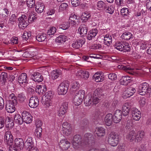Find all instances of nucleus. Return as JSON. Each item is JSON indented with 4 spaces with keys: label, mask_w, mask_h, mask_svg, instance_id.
<instances>
[{
    "label": "nucleus",
    "mask_w": 151,
    "mask_h": 151,
    "mask_svg": "<svg viewBox=\"0 0 151 151\" xmlns=\"http://www.w3.org/2000/svg\"><path fill=\"white\" fill-rule=\"evenodd\" d=\"M130 109V106L128 103H125L122 108L123 115L124 116L128 115Z\"/></svg>",
    "instance_id": "nucleus-26"
},
{
    "label": "nucleus",
    "mask_w": 151,
    "mask_h": 151,
    "mask_svg": "<svg viewBox=\"0 0 151 151\" xmlns=\"http://www.w3.org/2000/svg\"><path fill=\"white\" fill-rule=\"evenodd\" d=\"M22 115L23 122L27 124H29L32 122V117L29 112L26 111H24L22 113Z\"/></svg>",
    "instance_id": "nucleus-12"
},
{
    "label": "nucleus",
    "mask_w": 151,
    "mask_h": 151,
    "mask_svg": "<svg viewBox=\"0 0 151 151\" xmlns=\"http://www.w3.org/2000/svg\"><path fill=\"white\" fill-rule=\"evenodd\" d=\"M22 37L23 40L26 41H27L29 39H30L31 37V32L24 31L22 36Z\"/></svg>",
    "instance_id": "nucleus-48"
},
{
    "label": "nucleus",
    "mask_w": 151,
    "mask_h": 151,
    "mask_svg": "<svg viewBox=\"0 0 151 151\" xmlns=\"http://www.w3.org/2000/svg\"><path fill=\"white\" fill-rule=\"evenodd\" d=\"M17 96L18 100L21 102H23L26 99L24 95L22 93L18 94Z\"/></svg>",
    "instance_id": "nucleus-54"
},
{
    "label": "nucleus",
    "mask_w": 151,
    "mask_h": 151,
    "mask_svg": "<svg viewBox=\"0 0 151 151\" xmlns=\"http://www.w3.org/2000/svg\"><path fill=\"white\" fill-rule=\"evenodd\" d=\"M37 19V17L34 14H32L29 15V18L27 19L29 24V23H32Z\"/></svg>",
    "instance_id": "nucleus-58"
},
{
    "label": "nucleus",
    "mask_w": 151,
    "mask_h": 151,
    "mask_svg": "<svg viewBox=\"0 0 151 151\" xmlns=\"http://www.w3.org/2000/svg\"><path fill=\"white\" fill-rule=\"evenodd\" d=\"M133 127L132 122L131 120L127 121L125 128L129 130L132 129Z\"/></svg>",
    "instance_id": "nucleus-52"
},
{
    "label": "nucleus",
    "mask_w": 151,
    "mask_h": 151,
    "mask_svg": "<svg viewBox=\"0 0 151 151\" xmlns=\"http://www.w3.org/2000/svg\"><path fill=\"white\" fill-rule=\"evenodd\" d=\"M150 89L151 88H149V85L147 83L145 82L140 84L138 91L140 95H144L146 93H149L150 91Z\"/></svg>",
    "instance_id": "nucleus-10"
},
{
    "label": "nucleus",
    "mask_w": 151,
    "mask_h": 151,
    "mask_svg": "<svg viewBox=\"0 0 151 151\" xmlns=\"http://www.w3.org/2000/svg\"><path fill=\"white\" fill-rule=\"evenodd\" d=\"M135 92V88L130 87L126 90L124 94L127 97H129L132 96Z\"/></svg>",
    "instance_id": "nucleus-32"
},
{
    "label": "nucleus",
    "mask_w": 151,
    "mask_h": 151,
    "mask_svg": "<svg viewBox=\"0 0 151 151\" xmlns=\"http://www.w3.org/2000/svg\"><path fill=\"white\" fill-rule=\"evenodd\" d=\"M93 78L96 82H102L104 80L103 75L101 72L96 73L93 76Z\"/></svg>",
    "instance_id": "nucleus-20"
},
{
    "label": "nucleus",
    "mask_w": 151,
    "mask_h": 151,
    "mask_svg": "<svg viewBox=\"0 0 151 151\" xmlns=\"http://www.w3.org/2000/svg\"><path fill=\"white\" fill-rule=\"evenodd\" d=\"M119 140L118 134L115 132H111L109 136L108 142L111 146L113 147H115L118 144Z\"/></svg>",
    "instance_id": "nucleus-5"
},
{
    "label": "nucleus",
    "mask_w": 151,
    "mask_h": 151,
    "mask_svg": "<svg viewBox=\"0 0 151 151\" xmlns=\"http://www.w3.org/2000/svg\"><path fill=\"white\" fill-rule=\"evenodd\" d=\"M17 18L15 15L14 14L12 15L9 19V23L12 24H14L16 23Z\"/></svg>",
    "instance_id": "nucleus-53"
},
{
    "label": "nucleus",
    "mask_w": 151,
    "mask_h": 151,
    "mask_svg": "<svg viewBox=\"0 0 151 151\" xmlns=\"http://www.w3.org/2000/svg\"><path fill=\"white\" fill-rule=\"evenodd\" d=\"M99 98L97 96H91V94H88L84 99V103L87 106H90L92 104H96L99 102L100 100Z\"/></svg>",
    "instance_id": "nucleus-4"
},
{
    "label": "nucleus",
    "mask_w": 151,
    "mask_h": 151,
    "mask_svg": "<svg viewBox=\"0 0 151 151\" xmlns=\"http://www.w3.org/2000/svg\"><path fill=\"white\" fill-rule=\"evenodd\" d=\"M104 43L107 46H109L112 43V37L109 34L105 35L104 37Z\"/></svg>",
    "instance_id": "nucleus-24"
},
{
    "label": "nucleus",
    "mask_w": 151,
    "mask_h": 151,
    "mask_svg": "<svg viewBox=\"0 0 151 151\" xmlns=\"http://www.w3.org/2000/svg\"><path fill=\"white\" fill-rule=\"evenodd\" d=\"M35 1L34 0H27L26 5L27 6L32 8L34 6Z\"/></svg>",
    "instance_id": "nucleus-62"
},
{
    "label": "nucleus",
    "mask_w": 151,
    "mask_h": 151,
    "mask_svg": "<svg viewBox=\"0 0 151 151\" xmlns=\"http://www.w3.org/2000/svg\"><path fill=\"white\" fill-rule=\"evenodd\" d=\"M114 47L118 50L124 52L129 51L130 50L129 44L127 42H116L115 44Z\"/></svg>",
    "instance_id": "nucleus-7"
},
{
    "label": "nucleus",
    "mask_w": 151,
    "mask_h": 151,
    "mask_svg": "<svg viewBox=\"0 0 151 151\" xmlns=\"http://www.w3.org/2000/svg\"><path fill=\"white\" fill-rule=\"evenodd\" d=\"M27 77L25 73H22L18 78V82L20 83H25L27 82Z\"/></svg>",
    "instance_id": "nucleus-31"
},
{
    "label": "nucleus",
    "mask_w": 151,
    "mask_h": 151,
    "mask_svg": "<svg viewBox=\"0 0 151 151\" xmlns=\"http://www.w3.org/2000/svg\"><path fill=\"white\" fill-rule=\"evenodd\" d=\"M42 128H36L35 134L38 138H40L42 135Z\"/></svg>",
    "instance_id": "nucleus-57"
},
{
    "label": "nucleus",
    "mask_w": 151,
    "mask_h": 151,
    "mask_svg": "<svg viewBox=\"0 0 151 151\" xmlns=\"http://www.w3.org/2000/svg\"><path fill=\"white\" fill-rule=\"evenodd\" d=\"M9 101L8 102H10L14 105H17V98L15 94L14 93H12L9 96Z\"/></svg>",
    "instance_id": "nucleus-41"
},
{
    "label": "nucleus",
    "mask_w": 151,
    "mask_h": 151,
    "mask_svg": "<svg viewBox=\"0 0 151 151\" xmlns=\"http://www.w3.org/2000/svg\"><path fill=\"white\" fill-rule=\"evenodd\" d=\"M96 6L97 9L100 10H103L105 9L107 5L103 1H98L97 3Z\"/></svg>",
    "instance_id": "nucleus-36"
},
{
    "label": "nucleus",
    "mask_w": 151,
    "mask_h": 151,
    "mask_svg": "<svg viewBox=\"0 0 151 151\" xmlns=\"http://www.w3.org/2000/svg\"><path fill=\"white\" fill-rule=\"evenodd\" d=\"M73 146L75 149H78L84 145L81 137L79 135H75L71 141Z\"/></svg>",
    "instance_id": "nucleus-6"
},
{
    "label": "nucleus",
    "mask_w": 151,
    "mask_h": 151,
    "mask_svg": "<svg viewBox=\"0 0 151 151\" xmlns=\"http://www.w3.org/2000/svg\"><path fill=\"white\" fill-rule=\"evenodd\" d=\"M79 19V17L75 14L74 13H72L70 15L69 19L72 20H78Z\"/></svg>",
    "instance_id": "nucleus-59"
},
{
    "label": "nucleus",
    "mask_w": 151,
    "mask_h": 151,
    "mask_svg": "<svg viewBox=\"0 0 151 151\" xmlns=\"http://www.w3.org/2000/svg\"><path fill=\"white\" fill-rule=\"evenodd\" d=\"M16 105L11 103L7 102L6 105V109L7 112L9 113L13 112L15 110V108L14 106Z\"/></svg>",
    "instance_id": "nucleus-23"
},
{
    "label": "nucleus",
    "mask_w": 151,
    "mask_h": 151,
    "mask_svg": "<svg viewBox=\"0 0 151 151\" xmlns=\"http://www.w3.org/2000/svg\"><path fill=\"white\" fill-rule=\"evenodd\" d=\"M113 117L111 114H108L106 115L105 118V122L107 126H110L112 124L113 120Z\"/></svg>",
    "instance_id": "nucleus-29"
},
{
    "label": "nucleus",
    "mask_w": 151,
    "mask_h": 151,
    "mask_svg": "<svg viewBox=\"0 0 151 151\" xmlns=\"http://www.w3.org/2000/svg\"><path fill=\"white\" fill-rule=\"evenodd\" d=\"M59 76V74L56 70H53L51 73L52 78L53 80L57 78Z\"/></svg>",
    "instance_id": "nucleus-55"
},
{
    "label": "nucleus",
    "mask_w": 151,
    "mask_h": 151,
    "mask_svg": "<svg viewBox=\"0 0 151 151\" xmlns=\"http://www.w3.org/2000/svg\"><path fill=\"white\" fill-rule=\"evenodd\" d=\"M126 137L130 142H137L136 133H135L134 131H132L130 132L129 134L126 135Z\"/></svg>",
    "instance_id": "nucleus-18"
},
{
    "label": "nucleus",
    "mask_w": 151,
    "mask_h": 151,
    "mask_svg": "<svg viewBox=\"0 0 151 151\" xmlns=\"http://www.w3.org/2000/svg\"><path fill=\"white\" fill-rule=\"evenodd\" d=\"M70 26L68 22H65L60 25V27L63 30H66Z\"/></svg>",
    "instance_id": "nucleus-63"
},
{
    "label": "nucleus",
    "mask_w": 151,
    "mask_h": 151,
    "mask_svg": "<svg viewBox=\"0 0 151 151\" xmlns=\"http://www.w3.org/2000/svg\"><path fill=\"white\" fill-rule=\"evenodd\" d=\"M126 147L125 144L123 143L119 144L117 147V151H126Z\"/></svg>",
    "instance_id": "nucleus-51"
},
{
    "label": "nucleus",
    "mask_w": 151,
    "mask_h": 151,
    "mask_svg": "<svg viewBox=\"0 0 151 151\" xmlns=\"http://www.w3.org/2000/svg\"><path fill=\"white\" fill-rule=\"evenodd\" d=\"M105 129L102 127L96 128L95 131V133L99 137L104 136L105 134Z\"/></svg>",
    "instance_id": "nucleus-30"
},
{
    "label": "nucleus",
    "mask_w": 151,
    "mask_h": 151,
    "mask_svg": "<svg viewBox=\"0 0 151 151\" xmlns=\"http://www.w3.org/2000/svg\"><path fill=\"white\" fill-rule=\"evenodd\" d=\"M76 76L79 78L87 79L89 76V73L85 70H79L76 73Z\"/></svg>",
    "instance_id": "nucleus-15"
},
{
    "label": "nucleus",
    "mask_w": 151,
    "mask_h": 151,
    "mask_svg": "<svg viewBox=\"0 0 151 151\" xmlns=\"http://www.w3.org/2000/svg\"><path fill=\"white\" fill-rule=\"evenodd\" d=\"M115 10V6L113 5H111L105 7V10L106 12L110 14H112L114 12Z\"/></svg>",
    "instance_id": "nucleus-44"
},
{
    "label": "nucleus",
    "mask_w": 151,
    "mask_h": 151,
    "mask_svg": "<svg viewBox=\"0 0 151 151\" xmlns=\"http://www.w3.org/2000/svg\"><path fill=\"white\" fill-rule=\"evenodd\" d=\"M66 40V37L65 35H60L57 37L55 40V41L57 43H63L65 42Z\"/></svg>",
    "instance_id": "nucleus-46"
},
{
    "label": "nucleus",
    "mask_w": 151,
    "mask_h": 151,
    "mask_svg": "<svg viewBox=\"0 0 151 151\" xmlns=\"http://www.w3.org/2000/svg\"><path fill=\"white\" fill-rule=\"evenodd\" d=\"M69 85L65 82L61 83L59 85L57 89L58 93L59 95H64L66 94L68 91Z\"/></svg>",
    "instance_id": "nucleus-8"
},
{
    "label": "nucleus",
    "mask_w": 151,
    "mask_h": 151,
    "mask_svg": "<svg viewBox=\"0 0 151 151\" xmlns=\"http://www.w3.org/2000/svg\"><path fill=\"white\" fill-rule=\"evenodd\" d=\"M46 38L45 34H40L36 36V39L39 42L44 41Z\"/></svg>",
    "instance_id": "nucleus-47"
},
{
    "label": "nucleus",
    "mask_w": 151,
    "mask_h": 151,
    "mask_svg": "<svg viewBox=\"0 0 151 151\" xmlns=\"http://www.w3.org/2000/svg\"><path fill=\"white\" fill-rule=\"evenodd\" d=\"M56 31V28L55 27H52L48 30L47 33L49 36L54 35Z\"/></svg>",
    "instance_id": "nucleus-56"
},
{
    "label": "nucleus",
    "mask_w": 151,
    "mask_h": 151,
    "mask_svg": "<svg viewBox=\"0 0 151 151\" xmlns=\"http://www.w3.org/2000/svg\"><path fill=\"white\" fill-rule=\"evenodd\" d=\"M136 140L137 142L140 141L145 136V133L144 131L141 130L138 131L136 133Z\"/></svg>",
    "instance_id": "nucleus-38"
},
{
    "label": "nucleus",
    "mask_w": 151,
    "mask_h": 151,
    "mask_svg": "<svg viewBox=\"0 0 151 151\" xmlns=\"http://www.w3.org/2000/svg\"><path fill=\"white\" fill-rule=\"evenodd\" d=\"M35 10L36 11L39 13L42 12L44 8V5L43 4L40 2L36 3L35 4Z\"/></svg>",
    "instance_id": "nucleus-27"
},
{
    "label": "nucleus",
    "mask_w": 151,
    "mask_h": 151,
    "mask_svg": "<svg viewBox=\"0 0 151 151\" xmlns=\"http://www.w3.org/2000/svg\"><path fill=\"white\" fill-rule=\"evenodd\" d=\"M101 91V90L100 88H97L95 91L92 95L97 96V97H100Z\"/></svg>",
    "instance_id": "nucleus-64"
},
{
    "label": "nucleus",
    "mask_w": 151,
    "mask_h": 151,
    "mask_svg": "<svg viewBox=\"0 0 151 151\" xmlns=\"http://www.w3.org/2000/svg\"><path fill=\"white\" fill-rule=\"evenodd\" d=\"M18 20L19 21V27L20 29H24L29 25L27 17L25 14H22L18 18Z\"/></svg>",
    "instance_id": "nucleus-11"
},
{
    "label": "nucleus",
    "mask_w": 151,
    "mask_h": 151,
    "mask_svg": "<svg viewBox=\"0 0 151 151\" xmlns=\"http://www.w3.org/2000/svg\"><path fill=\"white\" fill-rule=\"evenodd\" d=\"M63 133L65 135L68 136L70 135L71 133V128L68 129H62Z\"/></svg>",
    "instance_id": "nucleus-60"
},
{
    "label": "nucleus",
    "mask_w": 151,
    "mask_h": 151,
    "mask_svg": "<svg viewBox=\"0 0 151 151\" xmlns=\"http://www.w3.org/2000/svg\"><path fill=\"white\" fill-rule=\"evenodd\" d=\"M70 143L66 139H62L59 143V146L62 149L66 150L70 146Z\"/></svg>",
    "instance_id": "nucleus-13"
},
{
    "label": "nucleus",
    "mask_w": 151,
    "mask_h": 151,
    "mask_svg": "<svg viewBox=\"0 0 151 151\" xmlns=\"http://www.w3.org/2000/svg\"><path fill=\"white\" fill-rule=\"evenodd\" d=\"M90 17L91 15L88 13L85 12L82 13L81 16V18L82 21L86 22Z\"/></svg>",
    "instance_id": "nucleus-45"
},
{
    "label": "nucleus",
    "mask_w": 151,
    "mask_h": 151,
    "mask_svg": "<svg viewBox=\"0 0 151 151\" xmlns=\"http://www.w3.org/2000/svg\"><path fill=\"white\" fill-rule=\"evenodd\" d=\"M14 119L15 122L17 124H21L23 122V120L22 117L18 114H15Z\"/></svg>",
    "instance_id": "nucleus-37"
},
{
    "label": "nucleus",
    "mask_w": 151,
    "mask_h": 151,
    "mask_svg": "<svg viewBox=\"0 0 151 151\" xmlns=\"http://www.w3.org/2000/svg\"><path fill=\"white\" fill-rule=\"evenodd\" d=\"M9 14V12L7 9L4 8L0 10V15L2 16V17L5 19H6Z\"/></svg>",
    "instance_id": "nucleus-42"
},
{
    "label": "nucleus",
    "mask_w": 151,
    "mask_h": 151,
    "mask_svg": "<svg viewBox=\"0 0 151 151\" xmlns=\"http://www.w3.org/2000/svg\"><path fill=\"white\" fill-rule=\"evenodd\" d=\"M88 31L87 27L84 25L81 26L78 29V32L81 36L87 34Z\"/></svg>",
    "instance_id": "nucleus-34"
},
{
    "label": "nucleus",
    "mask_w": 151,
    "mask_h": 151,
    "mask_svg": "<svg viewBox=\"0 0 151 151\" xmlns=\"http://www.w3.org/2000/svg\"><path fill=\"white\" fill-rule=\"evenodd\" d=\"M68 5L67 4L64 3H62L59 6V9L60 11H63L66 9Z\"/></svg>",
    "instance_id": "nucleus-61"
},
{
    "label": "nucleus",
    "mask_w": 151,
    "mask_h": 151,
    "mask_svg": "<svg viewBox=\"0 0 151 151\" xmlns=\"http://www.w3.org/2000/svg\"><path fill=\"white\" fill-rule=\"evenodd\" d=\"M4 139L9 147V151H17L18 148L12 143L13 141V136L11 134L10 131H6L5 134L4 136Z\"/></svg>",
    "instance_id": "nucleus-1"
},
{
    "label": "nucleus",
    "mask_w": 151,
    "mask_h": 151,
    "mask_svg": "<svg viewBox=\"0 0 151 151\" xmlns=\"http://www.w3.org/2000/svg\"><path fill=\"white\" fill-rule=\"evenodd\" d=\"M85 39H79L76 41L73 42L72 46L76 49H78L82 46L85 43Z\"/></svg>",
    "instance_id": "nucleus-16"
},
{
    "label": "nucleus",
    "mask_w": 151,
    "mask_h": 151,
    "mask_svg": "<svg viewBox=\"0 0 151 151\" xmlns=\"http://www.w3.org/2000/svg\"><path fill=\"white\" fill-rule=\"evenodd\" d=\"M132 119L135 121L139 120L141 116L140 111L136 108H132Z\"/></svg>",
    "instance_id": "nucleus-14"
},
{
    "label": "nucleus",
    "mask_w": 151,
    "mask_h": 151,
    "mask_svg": "<svg viewBox=\"0 0 151 151\" xmlns=\"http://www.w3.org/2000/svg\"><path fill=\"white\" fill-rule=\"evenodd\" d=\"M8 78V75L6 73L2 72L0 75V79L3 81L4 83L6 81Z\"/></svg>",
    "instance_id": "nucleus-50"
},
{
    "label": "nucleus",
    "mask_w": 151,
    "mask_h": 151,
    "mask_svg": "<svg viewBox=\"0 0 151 151\" xmlns=\"http://www.w3.org/2000/svg\"><path fill=\"white\" fill-rule=\"evenodd\" d=\"M132 35L128 32H125L124 33L122 36L121 38L126 40H129L132 37Z\"/></svg>",
    "instance_id": "nucleus-43"
},
{
    "label": "nucleus",
    "mask_w": 151,
    "mask_h": 151,
    "mask_svg": "<svg viewBox=\"0 0 151 151\" xmlns=\"http://www.w3.org/2000/svg\"><path fill=\"white\" fill-rule=\"evenodd\" d=\"M33 75L32 78L36 82L39 83L42 81L43 80V77L40 73L35 72Z\"/></svg>",
    "instance_id": "nucleus-21"
},
{
    "label": "nucleus",
    "mask_w": 151,
    "mask_h": 151,
    "mask_svg": "<svg viewBox=\"0 0 151 151\" xmlns=\"http://www.w3.org/2000/svg\"><path fill=\"white\" fill-rule=\"evenodd\" d=\"M54 93L51 91L46 92L42 98L43 103L46 107H49L52 104L51 99L52 98Z\"/></svg>",
    "instance_id": "nucleus-3"
},
{
    "label": "nucleus",
    "mask_w": 151,
    "mask_h": 151,
    "mask_svg": "<svg viewBox=\"0 0 151 151\" xmlns=\"http://www.w3.org/2000/svg\"><path fill=\"white\" fill-rule=\"evenodd\" d=\"M9 101L8 102H10L14 105H17V98L15 94L14 93H12L9 96Z\"/></svg>",
    "instance_id": "nucleus-39"
},
{
    "label": "nucleus",
    "mask_w": 151,
    "mask_h": 151,
    "mask_svg": "<svg viewBox=\"0 0 151 151\" xmlns=\"http://www.w3.org/2000/svg\"><path fill=\"white\" fill-rule=\"evenodd\" d=\"M98 33L96 29H93L91 30L88 35L87 39L89 40H92L95 37Z\"/></svg>",
    "instance_id": "nucleus-28"
},
{
    "label": "nucleus",
    "mask_w": 151,
    "mask_h": 151,
    "mask_svg": "<svg viewBox=\"0 0 151 151\" xmlns=\"http://www.w3.org/2000/svg\"><path fill=\"white\" fill-rule=\"evenodd\" d=\"M14 145L18 148L22 149L24 143L22 138H17L15 139Z\"/></svg>",
    "instance_id": "nucleus-22"
},
{
    "label": "nucleus",
    "mask_w": 151,
    "mask_h": 151,
    "mask_svg": "<svg viewBox=\"0 0 151 151\" xmlns=\"http://www.w3.org/2000/svg\"><path fill=\"white\" fill-rule=\"evenodd\" d=\"M9 101L8 102H10L14 105H17V98L15 94L14 93H12L9 96Z\"/></svg>",
    "instance_id": "nucleus-40"
},
{
    "label": "nucleus",
    "mask_w": 151,
    "mask_h": 151,
    "mask_svg": "<svg viewBox=\"0 0 151 151\" xmlns=\"http://www.w3.org/2000/svg\"><path fill=\"white\" fill-rule=\"evenodd\" d=\"M122 68L123 70H124L127 73L133 75H135L136 74L138 73L137 72H136L134 70V69L130 67L128 65L124 66L122 65L121 66L119 65L118 66V67L120 68L119 67Z\"/></svg>",
    "instance_id": "nucleus-19"
},
{
    "label": "nucleus",
    "mask_w": 151,
    "mask_h": 151,
    "mask_svg": "<svg viewBox=\"0 0 151 151\" xmlns=\"http://www.w3.org/2000/svg\"><path fill=\"white\" fill-rule=\"evenodd\" d=\"M67 107L66 105L65 106L64 105H62L60 107L58 112V115L60 117H61L64 115L66 112Z\"/></svg>",
    "instance_id": "nucleus-35"
},
{
    "label": "nucleus",
    "mask_w": 151,
    "mask_h": 151,
    "mask_svg": "<svg viewBox=\"0 0 151 151\" xmlns=\"http://www.w3.org/2000/svg\"><path fill=\"white\" fill-rule=\"evenodd\" d=\"M132 78L131 77L128 76H123L121 78L120 81L121 84L123 85H126L129 81L131 80Z\"/></svg>",
    "instance_id": "nucleus-33"
},
{
    "label": "nucleus",
    "mask_w": 151,
    "mask_h": 151,
    "mask_svg": "<svg viewBox=\"0 0 151 151\" xmlns=\"http://www.w3.org/2000/svg\"><path fill=\"white\" fill-rule=\"evenodd\" d=\"M85 92L83 90H80L75 94L73 99V104L76 106L80 105L82 103L84 97Z\"/></svg>",
    "instance_id": "nucleus-2"
},
{
    "label": "nucleus",
    "mask_w": 151,
    "mask_h": 151,
    "mask_svg": "<svg viewBox=\"0 0 151 151\" xmlns=\"http://www.w3.org/2000/svg\"><path fill=\"white\" fill-rule=\"evenodd\" d=\"M83 141V144L85 145L93 146L95 144L94 138L91 133H87L85 134Z\"/></svg>",
    "instance_id": "nucleus-9"
},
{
    "label": "nucleus",
    "mask_w": 151,
    "mask_h": 151,
    "mask_svg": "<svg viewBox=\"0 0 151 151\" xmlns=\"http://www.w3.org/2000/svg\"><path fill=\"white\" fill-rule=\"evenodd\" d=\"M38 99L36 97H32L30 99L29 102V106L32 108H36L38 105Z\"/></svg>",
    "instance_id": "nucleus-17"
},
{
    "label": "nucleus",
    "mask_w": 151,
    "mask_h": 151,
    "mask_svg": "<svg viewBox=\"0 0 151 151\" xmlns=\"http://www.w3.org/2000/svg\"><path fill=\"white\" fill-rule=\"evenodd\" d=\"M121 13L122 15L125 17H128L129 14V11L127 8H123L121 10Z\"/></svg>",
    "instance_id": "nucleus-49"
},
{
    "label": "nucleus",
    "mask_w": 151,
    "mask_h": 151,
    "mask_svg": "<svg viewBox=\"0 0 151 151\" xmlns=\"http://www.w3.org/2000/svg\"><path fill=\"white\" fill-rule=\"evenodd\" d=\"M33 138L32 137H28L24 143V145L28 149L34 146Z\"/></svg>",
    "instance_id": "nucleus-25"
}]
</instances>
